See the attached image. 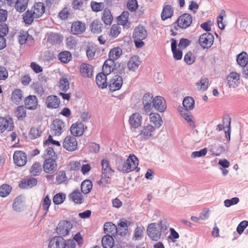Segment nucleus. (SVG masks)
I'll use <instances>...</instances> for the list:
<instances>
[{
	"instance_id": "obj_1",
	"label": "nucleus",
	"mask_w": 248,
	"mask_h": 248,
	"mask_svg": "<svg viewBox=\"0 0 248 248\" xmlns=\"http://www.w3.org/2000/svg\"><path fill=\"white\" fill-rule=\"evenodd\" d=\"M116 164L117 170L124 173H128L134 170L139 172L140 170V168L138 167L139 160L134 155H130L129 157L124 161L121 157L117 158Z\"/></svg>"
},
{
	"instance_id": "obj_34",
	"label": "nucleus",
	"mask_w": 248,
	"mask_h": 248,
	"mask_svg": "<svg viewBox=\"0 0 248 248\" xmlns=\"http://www.w3.org/2000/svg\"><path fill=\"white\" fill-rule=\"evenodd\" d=\"M23 97L22 92L20 89H15L12 93V100L16 104H19L22 101Z\"/></svg>"
},
{
	"instance_id": "obj_36",
	"label": "nucleus",
	"mask_w": 248,
	"mask_h": 248,
	"mask_svg": "<svg viewBox=\"0 0 248 248\" xmlns=\"http://www.w3.org/2000/svg\"><path fill=\"white\" fill-rule=\"evenodd\" d=\"M127 231V221H121L117 226V234L123 236L126 235Z\"/></svg>"
},
{
	"instance_id": "obj_54",
	"label": "nucleus",
	"mask_w": 248,
	"mask_h": 248,
	"mask_svg": "<svg viewBox=\"0 0 248 248\" xmlns=\"http://www.w3.org/2000/svg\"><path fill=\"white\" fill-rule=\"evenodd\" d=\"M225 148L223 145H214L212 147L210 151L212 155L219 156L222 153L225 152Z\"/></svg>"
},
{
	"instance_id": "obj_45",
	"label": "nucleus",
	"mask_w": 248,
	"mask_h": 248,
	"mask_svg": "<svg viewBox=\"0 0 248 248\" xmlns=\"http://www.w3.org/2000/svg\"><path fill=\"white\" fill-rule=\"evenodd\" d=\"M26 108L25 106H18L15 112V114L19 120H22L26 116Z\"/></svg>"
},
{
	"instance_id": "obj_55",
	"label": "nucleus",
	"mask_w": 248,
	"mask_h": 248,
	"mask_svg": "<svg viewBox=\"0 0 248 248\" xmlns=\"http://www.w3.org/2000/svg\"><path fill=\"white\" fill-rule=\"evenodd\" d=\"M59 88L63 92H66L69 89V83L66 78H61L59 81Z\"/></svg>"
},
{
	"instance_id": "obj_59",
	"label": "nucleus",
	"mask_w": 248,
	"mask_h": 248,
	"mask_svg": "<svg viewBox=\"0 0 248 248\" xmlns=\"http://www.w3.org/2000/svg\"><path fill=\"white\" fill-rule=\"evenodd\" d=\"M51 204V200H50L48 195H46L43 199L42 207L43 209L45 211L44 216H46L48 211L49 207Z\"/></svg>"
},
{
	"instance_id": "obj_29",
	"label": "nucleus",
	"mask_w": 248,
	"mask_h": 248,
	"mask_svg": "<svg viewBox=\"0 0 248 248\" xmlns=\"http://www.w3.org/2000/svg\"><path fill=\"white\" fill-rule=\"evenodd\" d=\"M80 72L84 77L91 78L92 76L93 66L87 63H82L80 65Z\"/></svg>"
},
{
	"instance_id": "obj_56",
	"label": "nucleus",
	"mask_w": 248,
	"mask_h": 248,
	"mask_svg": "<svg viewBox=\"0 0 248 248\" xmlns=\"http://www.w3.org/2000/svg\"><path fill=\"white\" fill-rule=\"evenodd\" d=\"M33 40L32 36L29 34L27 32H23L18 36V42L20 45H24L26 43L28 39Z\"/></svg>"
},
{
	"instance_id": "obj_43",
	"label": "nucleus",
	"mask_w": 248,
	"mask_h": 248,
	"mask_svg": "<svg viewBox=\"0 0 248 248\" xmlns=\"http://www.w3.org/2000/svg\"><path fill=\"white\" fill-rule=\"evenodd\" d=\"M195 101L194 99L190 96H187L184 98L183 101V106L186 110H192L194 108Z\"/></svg>"
},
{
	"instance_id": "obj_25",
	"label": "nucleus",
	"mask_w": 248,
	"mask_h": 248,
	"mask_svg": "<svg viewBox=\"0 0 248 248\" xmlns=\"http://www.w3.org/2000/svg\"><path fill=\"white\" fill-rule=\"evenodd\" d=\"M104 232L106 235H111L114 238L117 234V226L112 222H106L104 225Z\"/></svg>"
},
{
	"instance_id": "obj_40",
	"label": "nucleus",
	"mask_w": 248,
	"mask_h": 248,
	"mask_svg": "<svg viewBox=\"0 0 248 248\" xmlns=\"http://www.w3.org/2000/svg\"><path fill=\"white\" fill-rule=\"evenodd\" d=\"M93 187V184L91 180L86 179L84 180L81 184V192L85 194L89 193Z\"/></svg>"
},
{
	"instance_id": "obj_33",
	"label": "nucleus",
	"mask_w": 248,
	"mask_h": 248,
	"mask_svg": "<svg viewBox=\"0 0 248 248\" xmlns=\"http://www.w3.org/2000/svg\"><path fill=\"white\" fill-rule=\"evenodd\" d=\"M114 238L110 235H106L102 239V245L104 248H112L114 246Z\"/></svg>"
},
{
	"instance_id": "obj_26",
	"label": "nucleus",
	"mask_w": 248,
	"mask_h": 248,
	"mask_svg": "<svg viewBox=\"0 0 248 248\" xmlns=\"http://www.w3.org/2000/svg\"><path fill=\"white\" fill-rule=\"evenodd\" d=\"M68 197L69 199L76 204H81L84 202V198L78 189L74 190Z\"/></svg>"
},
{
	"instance_id": "obj_17",
	"label": "nucleus",
	"mask_w": 248,
	"mask_h": 248,
	"mask_svg": "<svg viewBox=\"0 0 248 248\" xmlns=\"http://www.w3.org/2000/svg\"><path fill=\"white\" fill-rule=\"evenodd\" d=\"M60 104V99L56 95H49L46 100V105L49 108H57Z\"/></svg>"
},
{
	"instance_id": "obj_64",
	"label": "nucleus",
	"mask_w": 248,
	"mask_h": 248,
	"mask_svg": "<svg viewBox=\"0 0 248 248\" xmlns=\"http://www.w3.org/2000/svg\"><path fill=\"white\" fill-rule=\"evenodd\" d=\"M41 132L38 128L32 127L30 130L29 135L31 139H35L41 136Z\"/></svg>"
},
{
	"instance_id": "obj_23",
	"label": "nucleus",
	"mask_w": 248,
	"mask_h": 248,
	"mask_svg": "<svg viewBox=\"0 0 248 248\" xmlns=\"http://www.w3.org/2000/svg\"><path fill=\"white\" fill-rule=\"evenodd\" d=\"M142 116L138 112L133 113L129 118V122L130 124L134 128H138L140 126L142 123Z\"/></svg>"
},
{
	"instance_id": "obj_42",
	"label": "nucleus",
	"mask_w": 248,
	"mask_h": 248,
	"mask_svg": "<svg viewBox=\"0 0 248 248\" xmlns=\"http://www.w3.org/2000/svg\"><path fill=\"white\" fill-rule=\"evenodd\" d=\"M34 18L35 15L31 10H27L23 15V20L26 24H31Z\"/></svg>"
},
{
	"instance_id": "obj_19",
	"label": "nucleus",
	"mask_w": 248,
	"mask_h": 248,
	"mask_svg": "<svg viewBox=\"0 0 248 248\" xmlns=\"http://www.w3.org/2000/svg\"><path fill=\"white\" fill-rule=\"evenodd\" d=\"M84 130V125L81 122H77L73 124L70 127L71 134L76 137L82 135Z\"/></svg>"
},
{
	"instance_id": "obj_27",
	"label": "nucleus",
	"mask_w": 248,
	"mask_h": 248,
	"mask_svg": "<svg viewBox=\"0 0 248 248\" xmlns=\"http://www.w3.org/2000/svg\"><path fill=\"white\" fill-rule=\"evenodd\" d=\"M173 13L174 10L171 5H165L161 14V19L165 21L168 18H171L173 15Z\"/></svg>"
},
{
	"instance_id": "obj_52",
	"label": "nucleus",
	"mask_w": 248,
	"mask_h": 248,
	"mask_svg": "<svg viewBox=\"0 0 248 248\" xmlns=\"http://www.w3.org/2000/svg\"><path fill=\"white\" fill-rule=\"evenodd\" d=\"M42 171L41 166L39 162L34 163L30 170V173L33 176L38 175Z\"/></svg>"
},
{
	"instance_id": "obj_14",
	"label": "nucleus",
	"mask_w": 248,
	"mask_h": 248,
	"mask_svg": "<svg viewBox=\"0 0 248 248\" xmlns=\"http://www.w3.org/2000/svg\"><path fill=\"white\" fill-rule=\"evenodd\" d=\"M155 130L154 126L151 124H147L144 125L140 131V133L138 136L140 137L141 140H145L149 137L153 136L152 133Z\"/></svg>"
},
{
	"instance_id": "obj_4",
	"label": "nucleus",
	"mask_w": 248,
	"mask_h": 248,
	"mask_svg": "<svg viewBox=\"0 0 248 248\" xmlns=\"http://www.w3.org/2000/svg\"><path fill=\"white\" fill-rule=\"evenodd\" d=\"M73 227L72 223L67 220H62L59 222L56 228V232L60 236H65L69 233Z\"/></svg>"
},
{
	"instance_id": "obj_2",
	"label": "nucleus",
	"mask_w": 248,
	"mask_h": 248,
	"mask_svg": "<svg viewBox=\"0 0 248 248\" xmlns=\"http://www.w3.org/2000/svg\"><path fill=\"white\" fill-rule=\"evenodd\" d=\"M147 36V31L143 26L140 25L136 27L133 31L132 36L135 46L138 48L143 47L145 44L143 40Z\"/></svg>"
},
{
	"instance_id": "obj_3",
	"label": "nucleus",
	"mask_w": 248,
	"mask_h": 248,
	"mask_svg": "<svg viewBox=\"0 0 248 248\" xmlns=\"http://www.w3.org/2000/svg\"><path fill=\"white\" fill-rule=\"evenodd\" d=\"M214 40L213 35L210 32L202 34L199 39L200 45L203 48H209L213 45Z\"/></svg>"
},
{
	"instance_id": "obj_15",
	"label": "nucleus",
	"mask_w": 248,
	"mask_h": 248,
	"mask_svg": "<svg viewBox=\"0 0 248 248\" xmlns=\"http://www.w3.org/2000/svg\"><path fill=\"white\" fill-rule=\"evenodd\" d=\"M153 107L157 111L163 112L166 110L167 108L166 101L162 97L156 96L154 98L152 108Z\"/></svg>"
},
{
	"instance_id": "obj_49",
	"label": "nucleus",
	"mask_w": 248,
	"mask_h": 248,
	"mask_svg": "<svg viewBox=\"0 0 248 248\" xmlns=\"http://www.w3.org/2000/svg\"><path fill=\"white\" fill-rule=\"evenodd\" d=\"M91 7L93 11L94 12H98L101 11L105 7L104 2H97L95 1H92L91 2Z\"/></svg>"
},
{
	"instance_id": "obj_37",
	"label": "nucleus",
	"mask_w": 248,
	"mask_h": 248,
	"mask_svg": "<svg viewBox=\"0 0 248 248\" xmlns=\"http://www.w3.org/2000/svg\"><path fill=\"white\" fill-rule=\"evenodd\" d=\"M58 59L63 63H67L72 59V54L68 51H63L60 52L58 56Z\"/></svg>"
},
{
	"instance_id": "obj_62",
	"label": "nucleus",
	"mask_w": 248,
	"mask_h": 248,
	"mask_svg": "<svg viewBox=\"0 0 248 248\" xmlns=\"http://www.w3.org/2000/svg\"><path fill=\"white\" fill-rule=\"evenodd\" d=\"M127 7L130 12L135 11L138 8L137 0H129L127 3Z\"/></svg>"
},
{
	"instance_id": "obj_48",
	"label": "nucleus",
	"mask_w": 248,
	"mask_h": 248,
	"mask_svg": "<svg viewBox=\"0 0 248 248\" xmlns=\"http://www.w3.org/2000/svg\"><path fill=\"white\" fill-rule=\"evenodd\" d=\"M43 157L44 159H46V158L57 159V155L53 148L51 147H48L46 149Z\"/></svg>"
},
{
	"instance_id": "obj_60",
	"label": "nucleus",
	"mask_w": 248,
	"mask_h": 248,
	"mask_svg": "<svg viewBox=\"0 0 248 248\" xmlns=\"http://www.w3.org/2000/svg\"><path fill=\"white\" fill-rule=\"evenodd\" d=\"M184 61L187 64H191L195 61V57L192 52L188 51L184 56Z\"/></svg>"
},
{
	"instance_id": "obj_9",
	"label": "nucleus",
	"mask_w": 248,
	"mask_h": 248,
	"mask_svg": "<svg viewBox=\"0 0 248 248\" xmlns=\"http://www.w3.org/2000/svg\"><path fill=\"white\" fill-rule=\"evenodd\" d=\"M65 123L60 119H55L51 127V132L52 134L60 136L65 130Z\"/></svg>"
},
{
	"instance_id": "obj_50",
	"label": "nucleus",
	"mask_w": 248,
	"mask_h": 248,
	"mask_svg": "<svg viewBox=\"0 0 248 248\" xmlns=\"http://www.w3.org/2000/svg\"><path fill=\"white\" fill-rule=\"evenodd\" d=\"M125 68L126 64L124 62H116L114 67H113V71H117L118 74L122 75L125 73Z\"/></svg>"
},
{
	"instance_id": "obj_51",
	"label": "nucleus",
	"mask_w": 248,
	"mask_h": 248,
	"mask_svg": "<svg viewBox=\"0 0 248 248\" xmlns=\"http://www.w3.org/2000/svg\"><path fill=\"white\" fill-rule=\"evenodd\" d=\"M22 197L21 196H18L14 200L13 208L14 210L19 212L22 207Z\"/></svg>"
},
{
	"instance_id": "obj_31",
	"label": "nucleus",
	"mask_w": 248,
	"mask_h": 248,
	"mask_svg": "<svg viewBox=\"0 0 248 248\" xmlns=\"http://www.w3.org/2000/svg\"><path fill=\"white\" fill-rule=\"evenodd\" d=\"M140 63L139 57L135 55L132 56L129 60L127 66L130 70L134 71L136 69H138Z\"/></svg>"
},
{
	"instance_id": "obj_41",
	"label": "nucleus",
	"mask_w": 248,
	"mask_h": 248,
	"mask_svg": "<svg viewBox=\"0 0 248 248\" xmlns=\"http://www.w3.org/2000/svg\"><path fill=\"white\" fill-rule=\"evenodd\" d=\"M103 24L100 21L95 20L93 21L90 25L91 31L94 33H98L102 31Z\"/></svg>"
},
{
	"instance_id": "obj_61",
	"label": "nucleus",
	"mask_w": 248,
	"mask_h": 248,
	"mask_svg": "<svg viewBox=\"0 0 248 248\" xmlns=\"http://www.w3.org/2000/svg\"><path fill=\"white\" fill-rule=\"evenodd\" d=\"M67 180V177L65 171L62 170L60 171L58 173V175L56 177V181L58 184H60Z\"/></svg>"
},
{
	"instance_id": "obj_28",
	"label": "nucleus",
	"mask_w": 248,
	"mask_h": 248,
	"mask_svg": "<svg viewBox=\"0 0 248 248\" xmlns=\"http://www.w3.org/2000/svg\"><path fill=\"white\" fill-rule=\"evenodd\" d=\"M106 75L103 73H98L96 76L95 82L99 88H106L108 86Z\"/></svg>"
},
{
	"instance_id": "obj_63",
	"label": "nucleus",
	"mask_w": 248,
	"mask_h": 248,
	"mask_svg": "<svg viewBox=\"0 0 248 248\" xmlns=\"http://www.w3.org/2000/svg\"><path fill=\"white\" fill-rule=\"evenodd\" d=\"M66 43L67 46L70 49L74 48L77 44V41L73 36H69L67 38Z\"/></svg>"
},
{
	"instance_id": "obj_47",
	"label": "nucleus",
	"mask_w": 248,
	"mask_h": 248,
	"mask_svg": "<svg viewBox=\"0 0 248 248\" xmlns=\"http://www.w3.org/2000/svg\"><path fill=\"white\" fill-rule=\"evenodd\" d=\"M12 187L8 184H3L0 186V196L5 197L11 192Z\"/></svg>"
},
{
	"instance_id": "obj_7",
	"label": "nucleus",
	"mask_w": 248,
	"mask_h": 248,
	"mask_svg": "<svg viewBox=\"0 0 248 248\" xmlns=\"http://www.w3.org/2000/svg\"><path fill=\"white\" fill-rule=\"evenodd\" d=\"M192 22V16L188 13L182 15L175 21L179 27L182 29H186L189 27Z\"/></svg>"
},
{
	"instance_id": "obj_16",
	"label": "nucleus",
	"mask_w": 248,
	"mask_h": 248,
	"mask_svg": "<svg viewBox=\"0 0 248 248\" xmlns=\"http://www.w3.org/2000/svg\"><path fill=\"white\" fill-rule=\"evenodd\" d=\"M37 184V179L32 177H30V178H25L21 180L19 184V186L21 188L28 189L32 188L35 186Z\"/></svg>"
},
{
	"instance_id": "obj_46",
	"label": "nucleus",
	"mask_w": 248,
	"mask_h": 248,
	"mask_svg": "<svg viewBox=\"0 0 248 248\" xmlns=\"http://www.w3.org/2000/svg\"><path fill=\"white\" fill-rule=\"evenodd\" d=\"M129 16V13L128 11H123L121 15L117 18L118 24L123 26L126 25L128 22Z\"/></svg>"
},
{
	"instance_id": "obj_24",
	"label": "nucleus",
	"mask_w": 248,
	"mask_h": 248,
	"mask_svg": "<svg viewBox=\"0 0 248 248\" xmlns=\"http://www.w3.org/2000/svg\"><path fill=\"white\" fill-rule=\"evenodd\" d=\"M171 41V48L173 53V56L175 60H180L182 59L183 56L182 51L177 48V42L174 39L172 38Z\"/></svg>"
},
{
	"instance_id": "obj_58",
	"label": "nucleus",
	"mask_w": 248,
	"mask_h": 248,
	"mask_svg": "<svg viewBox=\"0 0 248 248\" xmlns=\"http://www.w3.org/2000/svg\"><path fill=\"white\" fill-rule=\"evenodd\" d=\"M96 48L93 45L88 46L86 49V55L89 60H93L94 58L96 52Z\"/></svg>"
},
{
	"instance_id": "obj_10",
	"label": "nucleus",
	"mask_w": 248,
	"mask_h": 248,
	"mask_svg": "<svg viewBox=\"0 0 248 248\" xmlns=\"http://www.w3.org/2000/svg\"><path fill=\"white\" fill-rule=\"evenodd\" d=\"M14 127V122L11 117L6 118L0 117V133H3L5 130L12 131Z\"/></svg>"
},
{
	"instance_id": "obj_57",
	"label": "nucleus",
	"mask_w": 248,
	"mask_h": 248,
	"mask_svg": "<svg viewBox=\"0 0 248 248\" xmlns=\"http://www.w3.org/2000/svg\"><path fill=\"white\" fill-rule=\"evenodd\" d=\"M65 199V195L62 193L56 194L53 197V201L55 204H60L62 203Z\"/></svg>"
},
{
	"instance_id": "obj_18",
	"label": "nucleus",
	"mask_w": 248,
	"mask_h": 248,
	"mask_svg": "<svg viewBox=\"0 0 248 248\" xmlns=\"http://www.w3.org/2000/svg\"><path fill=\"white\" fill-rule=\"evenodd\" d=\"M65 240L62 236H55L49 241V248H64Z\"/></svg>"
},
{
	"instance_id": "obj_39",
	"label": "nucleus",
	"mask_w": 248,
	"mask_h": 248,
	"mask_svg": "<svg viewBox=\"0 0 248 248\" xmlns=\"http://www.w3.org/2000/svg\"><path fill=\"white\" fill-rule=\"evenodd\" d=\"M236 61L237 63L243 67L248 64V55L246 52H242L237 56Z\"/></svg>"
},
{
	"instance_id": "obj_21",
	"label": "nucleus",
	"mask_w": 248,
	"mask_h": 248,
	"mask_svg": "<svg viewBox=\"0 0 248 248\" xmlns=\"http://www.w3.org/2000/svg\"><path fill=\"white\" fill-rule=\"evenodd\" d=\"M86 30L85 24L81 21H76L73 23L71 31L73 34L78 35L82 33Z\"/></svg>"
},
{
	"instance_id": "obj_20",
	"label": "nucleus",
	"mask_w": 248,
	"mask_h": 248,
	"mask_svg": "<svg viewBox=\"0 0 248 248\" xmlns=\"http://www.w3.org/2000/svg\"><path fill=\"white\" fill-rule=\"evenodd\" d=\"M25 108L30 110H34L37 108L38 100L35 95H29L24 100Z\"/></svg>"
},
{
	"instance_id": "obj_38",
	"label": "nucleus",
	"mask_w": 248,
	"mask_h": 248,
	"mask_svg": "<svg viewBox=\"0 0 248 248\" xmlns=\"http://www.w3.org/2000/svg\"><path fill=\"white\" fill-rule=\"evenodd\" d=\"M102 20L107 25H109L111 24L113 20V17L109 9L106 8L104 10L102 16Z\"/></svg>"
},
{
	"instance_id": "obj_11",
	"label": "nucleus",
	"mask_w": 248,
	"mask_h": 248,
	"mask_svg": "<svg viewBox=\"0 0 248 248\" xmlns=\"http://www.w3.org/2000/svg\"><path fill=\"white\" fill-rule=\"evenodd\" d=\"M63 147L68 151H75L77 148L78 143L76 138L67 136L62 143Z\"/></svg>"
},
{
	"instance_id": "obj_12",
	"label": "nucleus",
	"mask_w": 248,
	"mask_h": 248,
	"mask_svg": "<svg viewBox=\"0 0 248 248\" xmlns=\"http://www.w3.org/2000/svg\"><path fill=\"white\" fill-rule=\"evenodd\" d=\"M44 159V170L47 173H52L55 172L57 170V165L56 162L57 159L46 158Z\"/></svg>"
},
{
	"instance_id": "obj_6",
	"label": "nucleus",
	"mask_w": 248,
	"mask_h": 248,
	"mask_svg": "<svg viewBox=\"0 0 248 248\" xmlns=\"http://www.w3.org/2000/svg\"><path fill=\"white\" fill-rule=\"evenodd\" d=\"M154 101L153 96L151 93H145L142 99L143 107L142 108V113L148 114L151 111L152 104Z\"/></svg>"
},
{
	"instance_id": "obj_8",
	"label": "nucleus",
	"mask_w": 248,
	"mask_h": 248,
	"mask_svg": "<svg viewBox=\"0 0 248 248\" xmlns=\"http://www.w3.org/2000/svg\"><path fill=\"white\" fill-rule=\"evenodd\" d=\"M123 84V80L121 76L114 75L108 82V85L111 92H113L121 89Z\"/></svg>"
},
{
	"instance_id": "obj_22",
	"label": "nucleus",
	"mask_w": 248,
	"mask_h": 248,
	"mask_svg": "<svg viewBox=\"0 0 248 248\" xmlns=\"http://www.w3.org/2000/svg\"><path fill=\"white\" fill-rule=\"evenodd\" d=\"M45 7L43 2H36L32 7L31 11L35 15V18H38L42 16L45 13Z\"/></svg>"
},
{
	"instance_id": "obj_53",
	"label": "nucleus",
	"mask_w": 248,
	"mask_h": 248,
	"mask_svg": "<svg viewBox=\"0 0 248 248\" xmlns=\"http://www.w3.org/2000/svg\"><path fill=\"white\" fill-rule=\"evenodd\" d=\"M181 115L190 126L193 128L195 127V123L192 119V115L187 110H185L184 113L182 112Z\"/></svg>"
},
{
	"instance_id": "obj_35",
	"label": "nucleus",
	"mask_w": 248,
	"mask_h": 248,
	"mask_svg": "<svg viewBox=\"0 0 248 248\" xmlns=\"http://www.w3.org/2000/svg\"><path fill=\"white\" fill-rule=\"evenodd\" d=\"M29 0H16L15 8L19 13L24 12L27 8Z\"/></svg>"
},
{
	"instance_id": "obj_5",
	"label": "nucleus",
	"mask_w": 248,
	"mask_h": 248,
	"mask_svg": "<svg viewBox=\"0 0 248 248\" xmlns=\"http://www.w3.org/2000/svg\"><path fill=\"white\" fill-rule=\"evenodd\" d=\"M161 232L156 223H150L147 228L148 236L154 241H156L160 238Z\"/></svg>"
},
{
	"instance_id": "obj_32",
	"label": "nucleus",
	"mask_w": 248,
	"mask_h": 248,
	"mask_svg": "<svg viewBox=\"0 0 248 248\" xmlns=\"http://www.w3.org/2000/svg\"><path fill=\"white\" fill-rule=\"evenodd\" d=\"M150 120L154 124L155 129L159 128L163 123L161 117L158 113H150Z\"/></svg>"
},
{
	"instance_id": "obj_44",
	"label": "nucleus",
	"mask_w": 248,
	"mask_h": 248,
	"mask_svg": "<svg viewBox=\"0 0 248 248\" xmlns=\"http://www.w3.org/2000/svg\"><path fill=\"white\" fill-rule=\"evenodd\" d=\"M122 50L120 47H114L109 52L108 57L112 60H117L122 55Z\"/></svg>"
},
{
	"instance_id": "obj_30",
	"label": "nucleus",
	"mask_w": 248,
	"mask_h": 248,
	"mask_svg": "<svg viewBox=\"0 0 248 248\" xmlns=\"http://www.w3.org/2000/svg\"><path fill=\"white\" fill-rule=\"evenodd\" d=\"M47 41L52 45L60 44L62 40V35L58 33L51 32L47 37Z\"/></svg>"
},
{
	"instance_id": "obj_13",
	"label": "nucleus",
	"mask_w": 248,
	"mask_h": 248,
	"mask_svg": "<svg viewBox=\"0 0 248 248\" xmlns=\"http://www.w3.org/2000/svg\"><path fill=\"white\" fill-rule=\"evenodd\" d=\"M13 158L15 163L19 167L24 166L27 162L26 154L21 151H16L14 154Z\"/></svg>"
}]
</instances>
